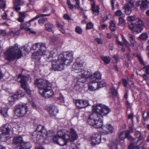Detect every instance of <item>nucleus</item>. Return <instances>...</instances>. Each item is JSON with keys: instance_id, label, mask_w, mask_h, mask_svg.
Listing matches in <instances>:
<instances>
[{"instance_id": "obj_27", "label": "nucleus", "mask_w": 149, "mask_h": 149, "mask_svg": "<svg viewBox=\"0 0 149 149\" xmlns=\"http://www.w3.org/2000/svg\"><path fill=\"white\" fill-rule=\"evenodd\" d=\"M124 131L118 133V135L116 141H122L125 138Z\"/></svg>"}, {"instance_id": "obj_39", "label": "nucleus", "mask_w": 149, "mask_h": 149, "mask_svg": "<svg viewBox=\"0 0 149 149\" xmlns=\"http://www.w3.org/2000/svg\"><path fill=\"white\" fill-rule=\"evenodd\" d=\"M97 85L98 88H101L106 86V84L104 81H100L98 83Z\"/></svg>"}, {"instance_id": "obj_45", "label": "nucleus", "mask_w": 149, "mask_h": 149, "mask_svg": "<svg viewBox=\"0 0 149 149\" xmlns=\"http://www.w3.org/2000/svg\"><path fill=\"white\" fill-rule=\"evenodd\" d=\"M6 3L4 0H0V8H3L4 10L6 6Z\"/></svg>"}, {"instance_id": "obj_52", "label": "nucleus", "mask_w": 149, "mask_h": 149, "mask_svg": "<svg viewBox=\"0 0 149 149\" xmlns=\"http://www.w3.org/2000/svg\"><path fill=\"white\" fill-rule=\"evenodd\" d=\"M28 101L30 102V104L34 108H37V105L32 100V99H29Z\"/></svg>"}, {"instance_id": "obj_1", "label": "nucleus", "mask_w": 149, "mask_h": 149, "mask_svg": "<svg viewBox=\"0 0 149 149\" xmlns=\"http://www.w3.org/2000/svg\"><path fill=\"white\" fill-rule=\"evenodd\" d=\"M47 47L45 43L41 42L34 44L31 48V51L34 56L43 55L44 59L47 61H51L52 68L55 71H61L64 69L65 65L71 64L73 59V52H66L60 54L57 59H55L57 56L56 49L50 51H46Z\"/></svg>"}, {"instance_id": "obj_51", "label": "nucleus", "mask_w": 149, "mask_h": 149, "mask_svg": "<svg viewBox=\"0 0 149 149\" xmlns=\"http://www.w3.org/2000/svg\"><path fill=\"white\" fill-rule=\"evenodd\" d=\"M95 41L99 44H103V40L101 38H96L95 39Z\"/></svg>"}, {"instance_id": "obj_30", "label": "nucleus", "mask_w": 149, "mask_h": 149, "mask_svg": "<svg viewBox=\"0 0 149 149\" xmlns=\"http://www.w3.org/2000/svg\"><path fill=\"white\" fill-rule=\"evenodd\" d=\"M57 25L59 29V31L62 33H65V31L63 28L64 23H60L59 22H57Z\"/></svg>"}, {"instance_id": "obj_54", "label": "nucleus", "mask_w": 149, "mask_h": 149, "mask_svg": "<svg viewBox=\"0 0 149 149\" xmlns=\"http://www.w3.org/2000/svg\"><path fill=\"white\" fill-rule=\"evenodd\" d=\"M47 18H43L40 19L38 20V23L40 24H44L45 21H47Z\"/></svg>"}, {"instance_id": "obj_60", "label": "nucleus", "mask_w": 149, "mask_h": 149, "mask_svg": "<svg viewBox=\"0 0 149 149\" xmlns=\"http://www.w3.org/2000/svg\"><path fill=\"white\" fill-rule=\"evenodd\" d=\"M123 83L124 87H126L128 84L127 81L125 79H123Z\"/></svg>"}, {"instance_id": "obj_29", "label": "nucleus", "mask_w": 149, "mask_h": 149, "mask_svg": "<svg viewBox=\"0 0 149 149\" xmlns=\"http://www.w3.org/2000/svg\"><path fill=\"white\" fill-rule=\"evenodd\" d=\"M20 3V0H15L14 2V8L16 10L19 11L20 10V8L19 6Z\"/></svg>"}, {"instance_id": "obj_4", "label": "nucleus", "mask_w": 149, "mask_h": 149, "mask_svg": "<svg viewBox=\"0 0 149 149\" xmlns=\"http://www.w3.org/2000/svg\"><path fill=\"white\" fill-rule=\"evenodd\" d=\"M23 49L26 52L28 53V49L25 47H19L17 44L7 49L4 52V57L7 60L13 61L15 59H19L22 56L21 50Z\"/></svg>"}, {"instance_id": "obj_35", "label": "nucleus", "mask_w": 149, "mask_h": 149, "mask_svg": "<svg viewBox=\"0 0 149 149\" xmlns=\"http://www.w3.org/2000/svg\"><path fill=\"white\" fill-rule=\"evenodd\" d=\"M109 93L110 96H116L117 95V91L113 87H112L111 88Z\"/></svg>"}, {"instance_id": "obj_57", "label": "nucleus", "mask_w": 149, "mask_h": 149, "mask_svg": "<svg viewBox=\"0 0 149 149\" xmlns=\"http://www.w3.org/2000/svg\"><path fill=\"white\" fill-rule=\"evenodd\" d=\"M102 22H103L109 19L108 17V16L107 15H106L105 16H104V17H102Z\"/></svg>"}, {"instance_id": "obj_7", "label": "nucleus", "mask_w": 149, "mask_h": 149, "mask_svg": "<svg viewBox=\"0 0 149 149\" xmlns=\"http://www.w3.org/2000/svg\"><path fill=\"white\" fill-rule=\"evenodd\" d=\"M13 128L8 124H5L2 129H0V141L4 142L10 137V133H13Z\"/></svg>"}, {"instance_id": "obj_53", "label": "nucleus", "mask_w": 149, "mask_h": 149, "mask_svg": "<svg viewBox=\"0 0 149 149\" xmlns=\"http://www.w3.org/2000/svg\"><path fill=\"white\" fill-rule=\"evenodd\" d=\"M138 146L137 145V144H136V146H135L134 145V144L133 143H132L129 146L128 149H139L138 147L137 146Z\"/></svg>"}, {"instance_id": "obj_10", "label": "nucleus", "mask_w": 149, "mask_h": 149, "mask_svg": "<svg viewBox=\"0 0 149 149\" xmlns=\"http://www.w3.org/2000/svg\"><path fill=\"white\" fill-rule=\"evenodd\" d=\"M28 111L27 107L25 104H22L17 105L15 109V114L18 117L24 116Z\"/></svg>"}, {"instance_id": "obj_64", "label": "nucleus", "mask_w": 149, "mask_h": 149, "mask_svg": "<svg viewBox=\"0 0 149 149\" xmlns=\"http://www.w3.org/2000/svg\"><path fill=\"white\" fill-rule=\"evenodd\" d=\"M84 19L81 21V23H85V22L86 21L88 18L87 16L86 15H84Z\"/></svg>"}, {"instance_id": "obj_40", "label": "nucleus", "mask_w": 149, "mask_h": 149, "mask_svg": "<svg viewBox=\"0 0 149 149\" xmlns=\"http://www.w3.org/2000/svg\"><path fill=\"white\" fill-rule=\"evenodd\" d=\"M137 19H139L137 18L135 16H129L127 17V20L130 22H133L134 21L137 20Z\"/></svg>"}, {"instance_id": "obj_59", "label": "nucleus", "mask_w": 149, "mask_h": 149, "mask_svg": "<svg viewBox=\"0 0 149 149\" xmlns=\"http://www.w3.org/2000/svg\"><path fill=\"white\" fill-rule=\"evenodd\" d=\"M26 16V14L24 13H19V16L22 18L24 19Z\"/></svg>"}, {"instance_id": "obj_38", "label": "nucleus", "mask_w": 149, "mask_h": 149, "mask_svg": "<svg viewBox=\"0 0 149 149\" xmlns=\"http://www.w3.org/2000/svg\"><path fill=\"white\" fill-rule=\"evenodd\" d=\"M17 99V95L16 94H14L8 98V100L10 102H13Z\"/></svg>"}, {"instance_id": "obj_26", "label": "nucleus", "mask_w": 149, "mask_h": 149, "mask_svg": "<svg viewBox=\"0 0 149 149\" xmlns=\"http://www.w3.org/2000/svg\"><path fill=\"white\" fill-rule=\"evenodd\" d=\"M22 142H23V139L21 137H16L13 139V143L14 144L20 145Z\"/></svg>"}, {"instance_id": "obj_2", "label": "nucleus", "mask_w": 149, "mask_h": 149, "mask_svg": "<svg viewBox=\"0 0 149 149\" xmlns=\"http://www.w3.org/2000/svg\"><path fill=\"white\" fill-rule=\"evenodd\" d=\"M93 113L88 117L87 122L95 128H100L103 125L102 117L108 114L110 109L106 106L101 104H94L92 107Z\"/></svg>"}, {"instance_id": "obj_8", "label": "nucleus", "mask_w": 149, "mask_h": 149, "mask_svg": "<svg viewBox=\"0 0 149 149\" xmlns=\"http://www.w3.org/2000/svg\"><path fill=\"white\" fill-rule=\"evenodd\" d=\"M144 24L141 19H137L136 22L132 23L129 25V29L133 32L137 33H141L143 29Z\"/></svg>"}, {"instance_id": "obj_42", "label": "nucleus", "mask_w": 149, "mask_h": 149, "mask_svg": "<svg viewBox=\"0 0 149 149\" xmlns=\"http://www.w3.org/2000/svg\"><path fill=\"white\" fill-rule=\"evenodd\" d=\"M76 32L78 34H81L83 31L82 29L79 26H77L75 29Z\"/></svg>"}, {"instance_id": "obj_58", "label": "nucleus", "mask_w": 149, "mask_h": 149, "mask_svg": "<svg viewBox=\"0 0 149 149\" xmlns=\"http://www.w3.org/2000/svg\"><path fill=\"white\" fill-rule=\"evenodd\" d=\"M1 17L3 19L5 20L7 19V15L6 13H4L1 15Z\"/></svg>"}, {"instance_id": "obj_61", "label": "nucleus", "mask_w": 149, "mask_h": 149, "mask_svg": "<svg viewBox=\"0 0 149 149\" xmlns=\"http://www.w3.org/2000/svg\"><path fill=\"white\" fill-rule=\"evenodd\" d=\"M17 21L19 22L22 23L24 22V20L23 18L19 16V17L17 19Z\"/></svg>"}, {"instance_id": "obj_55", "label": "nucleus", "mask_w": 149, "mask_h": 149, "mask_svg": "<svg viewBox=\"0 0 149 149\" xmlns=\"http://www.w3.org/2000/svg\"><path fill=\"white\" fill-rule=\"evenodd\" d=\"M115 15L118 16H120L122 15L123 13L120 10H118L115 12Z\"/></svg>"}, {"instance_id": "obj_34", "label": "nucleus", "mask_w": 149, "mask_h": 149, "mask_svg": "<svg viewBox=\"0 0 149 149\" xmlns=\"http://www.w3.org/2000/svg\"><path fill=\"white\" fill-rule=\"evenodd\" d=\"M101 58L106 64H108L110 62V58L108 56H101Z\"/></svg>"}, {"instance_id": "obj_21", "label": "nucleus", "mask_w": 149, "mask_h": 149, "mask_svg": "<svg viewBox=\"0 0 149 149\" xmlns=\"http://www.w3.org/2000/svg\"><path fill=\"white\" fill-rule=\"evenodd\" d=\"M49 113L52 116H54L58 113V110L54 106H48L46 108Z\"/></svg>"}, {"instance_id": "obj_25", "label": "nucleus", "mask_w": 149, "mask_h": 149, "mask_svg": "<svg viewBox=\"0 0 149 149\" xmlns=\"http://www.w3.org/2000/svg\"><path fill=\"white\" fill-rule=\"evenodd\" d=\"M88 83V88L91 91H95L98 89L97 84H96V82H91L90 80H89Z\"/></svg>"}, {"instance_id": "obj_44", "label": "nucleus", "mask_w": 149, "mask_h": 149, "mask_svg": "<svg viewBox=\"0 0 149 149\" xmlns=\"http://www.w3.org/2000/svg\"><path fill=\"white\" fill-rule=\"evenodd\" d=\"M57 99L58 100L60 101L62 103H64V98L61 94H59V96L58 97Z\"/></svg>"}, {"instance_id": "obj_20", "label": "nucleus", "mask_w": 149, "mask_h": 149, "mask_svg": "<svg viewBox=\"0 0 149 149\" xmlns=\"http://www.w3.org/2000/svg\"><path fill=\"white\" fill-rule=\"evenodd\" d=\"M134 135L136 138L138 139L137 142V145L139 146L143 142L145 138L141 136V133L139 131H136Z\"/></svg>"}, {"instance_id": "obj_31", "label": "nucleus", "mask_w": 149, "mask_h": 149, "mask_svg": "<svg viewBox=\"0 0 149 149\" xmlns=\"http://www.w3.org/2000/svg\"><path fill=\"white\" fill-rule=\"evenodd\" d=\"M148 38V36L146 33H141L138 37V39L142 40H145Z\"/></svg>"}, {"instance_id": "obj_9", "label": "nucleus", "mask_w": 149, "mask_h": 149, "mask_svg": "<svg viewBox=\"0 0 149 149\" xmlns=\"http://www.w3.org/2000/svg\"><path fill=\"white\" fill-rule=\"evenodd\" d=\"M50 15V14H39L30 20L29 22H26V24L21 25L20 26V28L22 30H24L26 31H29V33H30L35 34L36 33V32L32 30L31 29L29 28V27H30L31 26L30 22L40 17L49 16Z\"/></svg>"}, {"instance_id": "obj_11", "label": "nucleus", "mask_w": 149, "mask_h": 149, "mask_svg": "<svg viewBox=\"0 0 149 149\" xmlns=\"http://www.w3.org/2000/svg\"><path fill=\"white\" fill-rule=\"evenodd\" d=\"M35 84L39 88V93L41 90H43L48 86V82L41 79H37L34 82Z\"/></svg>"}, {"instance_id": "obj_56", "label": "nucleus", "mask_w": 149, "mask_h": 149, "mask_svg": "<svg viewBox=\"0 0 149 149\" xmlns=\"http://www.w3.org/2000/svg\"><path fill=\"white\" fill-rule=\"evenodd\" d=\"M107 26V25L103 24L100 26L98 27V29L100 30H102L104 29Z\"/></svg>"}, {"instance_id": "obj_19", "label": "nucleus", "mask_w": 149, "mask_h": 149, "mask_svg": "<svg viewBox=\"0 0 149 149\" xmlns=\"http://www.w3.org/2000/svg\"><path fill=\"white\" fill-rule=\"evenodd\" d=\"M128 40L130 43L131 45H132L135 49H138L139 47L141 45L140 44L136 42L135 40L134 37L131 35H129Z\"/></svg>"}, {"instance_id": "obj_32", "label": "nucleus", "mask_w": 149, "mask_h": 149, "mask_svg": "<svg viewBox=\"0 0 149 149\" xmlns=\"http://www.w3.org/2000/svg\"><path fill=\"white\" fill-rule=\"evenodd\" d=\"M17 97V99H19L22 97L24 96V93L20 89H19L17 91V94H15Z\"/></svg>"}, {"instance_id": "obj_49", "label": "nucleus", "mask_w": 149, "mask_h": 149, "mask_svg": "<svg viewBox=\"0 0 149 149\" xmlns=\"http://www.w3.org/2000/svg\"><path fill=\"white\" fill-rule=\"evenodd\" d=\"M93 24L91 22H90L87 24L86 28L88 29H90L93 28Z\"/></svg>"}, {"instance_id": "obj_36", "label": "nucleus", "mask_w": 149, "mask_h": 149, "mask_svg": "<svg viewBox=\"0 0 149 149\" xmlns=\"http://www.w3.org/2000/svg\"><path fill=\"white\" fill-rule=\"evenodd\" d=\"M109 28L111 31H115L116 29L115 23L112 21L110 22Z\"/></svg>"}, {"instance_id": "obj_23", "label": "nucleus", "mask_w": 149, "mask_h": 149, "mask_svg": "<svg viewBox=\"0 0 149 149\" xmlns=\"http://www.w3.org/2000/svg\"><path fill=\"white\" fill-rule=\"evenodd\" d=\"M76 2V5H73L70 3V1L69 0H68L67 3L69 7V8L71 9H72L74 8H75L79 9L80 8V1L79 0H74Z\"/></svg>"}, {"instance_id": "obj_12", "label": "nucleus", "mask_w": 149, "mask_h": 149, "mask_svg": "<svg viewBox=\"0 0 149 149\" xmlns=\"http://www.w3.org/2000/svg\"><path fill=\"white\" fill-rule=\"evenodd\" d=\"M89 74L86 77V79H88L90 80L91 82H96L97 79H100L101 78L102 74L100 72L97 71L93 74H91L89 72Z\"/></svg>"}, {"instance_id": "obj_48", "label": "nucleus", "mask_w": 149, "mask_h": 149, "mask_svg": "<svg viewBox=\"0 0 149 149\" xmlns=\"http://www.w3.org/2000/svg\"><path fill=\"white\" fill-rule=\"evenodd\" d=\"M122 38L123 40L124 41V44L127 47H128L129 50L130 51L131 50L129 48V46L130 45V44L129 43V42H128V41L125 38L123 37Z\"/></svg>"}, {"instance_id": "obj_47", "label": "nucleus", "mask_w": 149, "mask_h": 149, "mask_svg": "<svg viewBox=\"0 0 149 149\" xmlns=\"http://www.w3.org/2000/svg\"><path fill=\"white\" fill-rule=\"evenodd\" d=\"M125 24V22L124 19L120 17L119 19L118 25L121 26H123Z\"/></svg>"}, {"instance_id": "obj_6", "label": "nucleus", "mask_w": 149, "mask_h": 149, "mask_svg": "<svg viewBox=\"0 0 149 149\" xmlns=\"http://www.w3.org/2000/svg\"><path fill=\"white\" fill-rule=\"evenodd\" d=\"M83 62L81 61L79 62H77L72 65V70L74 72L79 73L77 77L78 81L84 83L86 80V77L89 74V72L84 70Z\"/></svg>"}, {"instance_id": "obj_5", "label": "nucleus", "mask_w": 149, "mask_h": 149, "mask_svg": "<svg viewBox=\"0 0 149 149\" xmlns=\"http://www.w3.org/2000/svg\"><path fill=\"white\" fill-rule=\"evenodd\" d=\"M49 133L54 134V132L53 131L50 130L47 133L44 126L39 125L37 127L36 130L32 134V139L38 143L41 144L47 136L49 137L52 136L49 134Z\"/></svg>"}, {"instance_id": "obj_37", "label": "nucleus", "mask_w": 149, "mask_h": 149, "mask_svg": "<svg viewBox=\"0 0 149 149\" xmlns=\"http://www.w3.org/2000/svg\"><path fill=\"white\" fill-rule=\"evenodd\" d=\"M45 29L49 31H51L52 30V29L53 27V25L50 23H47L45 24Z\"/></svg>"}, {"instance_id": "obj_24", "label": "nucleus", "mask_w": 149, "mask_h": 149, "mask_svg": "<svg viewBox=\"0 0 149 149\" xmlns=\"http://www.w3.org/2000/svg\"><path fill=\"white\" fill-rule=\"evenodd\" d=\"M136 5L137 6H140V8L142 10H144L148 8L147 4L144 1H139L136 2Z\"/></svg>"}, {"instance_id": "obj_62", "label": "nucleus", "mask_w": 149, "mask_h": 149, "mask_svg": "<svg viewBox=\"0 0 149 149\" xmlns=\"http://www.w3.org/2000/svg\"><path fill=\"white\" fill-rule=\"evenodd\" d=\"M142 77L144 80L146 81H147L148 80V77L146 74H144L142 75Z\"/></svg>"}, {"instance_id": "obj_41", "label": "nucleus", "mask_w": 149, "mask_h": 149, "mask_svg": "<svg viewBox=\"0 0 149 149\" xmlns=\"http://www.w3.org/2000/svg\"><path fill=\"white\" fill-rule=\"evenodd\" d=\"M124 132V134L125 136V138H127L128 139H129L130 136L129 135V134L130 133H132L133 132V130H131L130 131L127 130L126 131H123Z\"/></svg>"}, {"instance_id": "obj_14", "label": "nucleus", "mask_w": 149, "mask_h": 149, "mask_svg": "<svg viewBox=\"0 0 149 149\" xmlns=\"http://www.w3.org/2000/svg\"><path fill=\"white\" fill-rule=\"evenodd\" d=\"M100 128H101V132L103 134H107L112 132L113 130V127L109 124H107L102 125Z\"/></svg>"}, {"instance_id": "obj_28", "label": "nucleus", "mask_w": 149, "mask_h": 149, "mask_svg": "<svg viewBox=\"0 0 149 149\" xmlns=\"http://www.w3.org/2000/svg\"><path fill=\"white\" fill-rule=\"evenodd\" d=\"M23 149H30L31 147V145L29 142H22L20 145Z\"/></svg>"}, {"instance_id": "obj_46", "label": "nucleus", "mask_w": 149, "mask_h": 149, "mask_svg": "<svg viewBox=\"0 0 149 149\" xmlns=\"http://www.w3.org/2000/svg\"><path fill=\"white\" fill-rule=\"evenodd\" d=\"M143 117L145 120H147L149 119L148 114L147 111H145L143 113Z\"/></svg>"}, {"instance_id": "obj_15", "label": "nucleus", "mask_w": 149, "mask_h": 149, "mask_svg": "<svg viewBox=\"0 0 149 149\" xmlns=\"http://www.w3.org/2000/svg\"><path fill=\"white\" fill-rule=\"evenodd\" d=\"M77 106L79 109H82L90 105L87 100H77L75 101Z\"/></svg>"}, {"instance_id": "obj_18", "label": "nucleus", "mask_w": 149, "mask_h": 149, "mask_svg": "<svg viewBox=\"0 0 149 149\" xmlns=\"http://www.w3.org/2000/svg\"><path fill=\"white\" fill-rule=\"evenodd\" d=\"M29 76L22 75H19L17 79V81L19 82L21 84V87H23L27 85V83L29 79Z\"/></svg>"}, {"instance_id": "obj_22", "label": "nucleus", "mask_w": 149, "mask_h": 149, "mask_svg": "<svg viewBox=\"0 0 149 149\" xmlns=\"http://www.w3.org/2000/svg\"><path fill=\"white\" fill-rule=\"evenodd\" d=\"M91 8L93 14L95 15H98L99 13V8L97 6H95L93 1H91Z\"/></svg>"}, {"instance_id": "obj_43", "label": "nucleus", "mask_w": 149, "mask_h": 149, "mask_svg": "<svg viewBox=\"0 0 149 149\" xmlns=\"http://www.w3.org/2000/svg\"><path fill=\"white\" fill-rule=\"evenodd\" d=\"M22 87L24 89L28 95H29L31 94V91L28 85Z\"/></svg>"}, {"instance_id": "obj_17", "label": "nucleus", "mask_w": 149, "mask_h": 149, "mask_svg": "<svg viewBox=\"0 0 149 149\" xmlns=\"http://www.w3.org/2000/svg\"><path fill=\"white\" fill-rule=\"evenodd\" d=\"M101 139L100 134H93L91 138V143L93 146L99 144L101 142Z\"/></svg>"}, {"instance_id": "obj_63", "label": "nucleus", "mask_w": 149, "mask_h": 149, "mask_svg": "<svg viewBox=\"0 0 149 149\" xmlns=\"http://www.w3.org/2000/svg\"><path fill=\"white\" fill-rule=\"evenodd\" d=\"M106 37L108 39H110L111 38V34L109 33H107Z\"/></svg>"}, {"instance_id": "obj_3", "label": "nucleus", "mask_w": 149, "mask_h": 149, "mask_svg": "<svg viewBox=\"0 0 149 149\" xmlns=\"http://www.w3.org/2000/svg\"><path fill=\"white\" fill-rule=\"evenodd\" d=\"M77 137V134L73 129L70 131L66 130H60L58 131L57 135L53 138L54 142L61 146L65 145L68 141H73Z\"/></svg>"}, {"instance_id": "obj_50", "label": "nucleus", "mask_w": 149, "mask_h": 149, "mask_svg": "<svg viewBox=\"0 0 149 149\" xmlns=\"http://www.w3.org/2000/svg\"><path fill=\"white\" fill-rule=\"evenodd\" d=\"M143 70L146 74H149V65L143 67Z\"/></svg>"}, {"instance_id": "obj_13", "label": "nucleus", "mask_w": 149, "mask_h": 149, "mask_svg": "<svg viewBox=\"0 0 149 149\" xmlns=\"http://www.w3.org/2000/svg\"><path fill=\"white\" fill-rule=\"evenodd\" d=\"M40 94L43 97L46 98H49L53 96L54 93L50 88L48 87L43 90H41Z\"/></svg>"}, {"instance_id": "obj_33", "label": "nucleus", "mask_w": 149, "mask_h": 149, "mask_svg": "<svg viewBox=\"0 0 149 149\" xmlns=\"http://www.w3.org/2000/svg\"><path fill=\"white\" fill-rule=\"evenodd\" d=\"M8 109L7 108H3L1 110L0 113L3 116L6 117L8 116Z\"/></svg>"}, {"instance_id": "obj_16", "label": "nucleus", "mask_w": 149, "mask_h": 149, "mask_svg": "<svg viewBox=\"0 0 149 149\" xmlns=\"http://www.w3.org/2000/svg\"><path fill=\"white\" fill-rule=\"evenodd\" d=\"M134 0H131L127 3L125 4L124 6L125 13L127 15H130L132 11V8L134 7Z\"/></svg>"}]
</instances>
